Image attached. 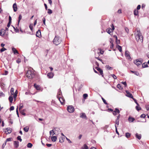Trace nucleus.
Wrapping results in <instances>:
<instances>
[{
    "label": "nucleus",
    "instance_id": "obj_39",
    "mask_svg": "<svg viewBox=\"0 0 149 149\" xmlns=\"http://www.w3.org/2000/svg\"><path fill=\"white\" fill-rule=\"evenodd\" d=\"M117 87L120 90H122L123 89V88L122 87L120 84H118L117 85Z\"/></svg>",
    "mask_w": 149,
    "mask_h": 149
},
{
    "label": "nucleus",
    "instance_id": "obj_51",
    "mask_svg": "<svg viewBox=\"0 0 149 149\" xmlns=\"http://www.w3.org/2000/svg\"><path fill=\"white\" fill-rule=\"evenodd\" d=\"M21 59H19V58H18L17 59V60H16V62L17 63H20L21 62Z\"/></svg>",
    "mask_w": 149,
    "mask_h": 149
},
{
    "label": "nucleus",
    "instance_id": "obj_45",
    "mask_svg": "<svg viewBox=\"0 0 149 149\" xmlns=\"http://www.w3.org/2000/svg\"><path fill=\"white\" fill-rule=\"evenodd\" d=\"M101 98H102V100H103L104 103L106 104H107V102H106V100L102 97Z\"/></svg>",
    "mask_w": 149,
    "mask_h": 149
},
{
    "label": "nucleus",
    "instance_id": "obj_17",
    "mask_svg": "<svg viewBox=\"0 0 149 149\" xmlns=\"http://www.w3.org/2000/svg\"><path fill=\"white\" fill-rule=\"evenodd\" d=\"M36 35L37 37H39L41 35L40 31L38 30L36 32Z\"/></svg>",
    "mask_w": 149,
    "mask_h": 149
},
{
    "label": "nucleus",
    "instance_id": "obj_2",
    "mask_svg": "<svg viewBox=\"0 0 149 149\" xmlns=\"http://www.w3.org/2000/svg\"><path fill=\"white\" fill-rule=\"evenodd\" d=\"M27 77L29 79H31L33 78L34 76V70L33 69L29 70L26 74Z\"/></svg>",
    "mask_w": 149,
    "mask_h": 149
},
{
    "label": "nucleus",
    "instance_id": "obj_5",
    "mask_svg": "<svg viewBox=\"0 0 149 149\" xmlns=\"http://www.w3.org/2000/svg\"><path fill=\"white\" fill-rule=\"evenodd\" d=\"M74 109V107L72 105L69 106L67 107V110L69 113L73 112Z\"/></svg>",
    "mask_w": 149,
    "mask_h": 149
},
{
    "label": "nucleus",
    "instance_id": "obj_56",
    "mask_svg": "<svg viewBox=\"0 0 149 149\" xmlns=\"http://www.w3.org/2000/svg\"><path fill=\"white\" fill-rule=\"evenodd\" d=\"M43 24L45 25V17H43L42 19Z\"/></svg>",
    "mask_w": 149,
    "mask_h": 149
},
{
    "label": "nucleus",
    "instance_id": "obj_34",
    "mask_svg": "<svg viewBox=\"0 0 149 149\" xmlns=\"http://www.w3.org/2000/svg\"><path fill=\"white\" fill-rule=\"evenodd\" d=\"M136 109L138 111L140 110L141 109V107H140L139 104V105H137L136 107Z\"/></svg>",
    "mask_w": 149,
    "mask_h": 149
},
{
    "label": "nucleus",
    "instance_id": "obj_43",
    "mask_svg": "<svg viewBox=\"0 0 149 149\" xmlns=\"http://www.w3.org/2000/svg\"><path fill=\"white\" fill-rule=\"evenodd\" d=\"M17 140L19 141L20 142L22 141V139L21 138V137L20 136H18L17 137Z\"/></svg>",
    "mask_w": 149,
    "mask_h": 149
},
{
    "label": "nucleus",
    "instance_id": "obj_61",
    "mask_svg": "<svg viewBox=\"0 0 149 149\" xmlns=\"http://www.w3.org/2000/svg\"><path fill=\"white\" fill-rule=\"evenodd\" d=\"M11 23V22H8L7 25V26L8 28H9L10 26Z\"/></svg>",
    "mask_w": 149,
    "mask_h": 149
},
{
    "label": "nucleus",
    "instance_id": "obj_55",
    "mask_svg": "<svg viewBox=\"0 0 149 149\" xmlns=\"http://www.w3.org/2000/svg\"><path fill=\"white\" fill-rule=\"evenodd\" d=\"M133 99V100H134L136 104H137V105H139V104L137 102V101H136V100L134 98H132Z\"/></svg>",
    "mask_w": 149,
    "mask_h": 149
},
{
    "label": "nucleus",
    "instance_id": "obj_11",
    "mask_svg": "<svg viewBox=\"0 0 149 149\" xmlns=\"http://www.w3.org/2000/svg\"><path fill=\"white\" fill-rule=\"evenodd\" d=\"M14 145L15 147L17 148L19 146V142L17 141H14Z\"/></svg>",
    "mask_w": 149,
    "mask_h": 149
},
{
    "label": "nucleus",
    "instance_id": "obj_3",
    "mask_svg": "<svg viewBox=\"0 0 149 149\" xmlns=\"http://www.w3.org/2000/svg\"><path fill=\"white\" fill-rule=\"evenodd\" d=\"M61 42V38L58 36H56L53 40V43L56 45L59 44Z\"/></svg>",
    "mask_w": 149,
    "mask_h": 149
},
{
    "label": "nucleus",
    "instance_id": "obj_7",
    "mask_svg": "<svg viewBox=\"0 0 149 149\" xmlns=\"http://www.w3.org/2000/svg\"><path fill=\"white\" fill-rule=\"evenodd\" d=\"M125 56L128 59H130L131 58L129 54V52L127 51H126L125 53Z\"/></svg>",
    "mask_w": 149,
    "mask_h": 149
},
{
    "label": "nucleus",
    "instance_id": "obj_19",
    "mask_svg": "<svg viewBox=\"0 0 149 149\" xmlns=\"http://www.w3.org/2000/svg\"><path fill=\"white\" fill-rule=\"evenodd\" d=\"M52 141L53 142L55 141L57 139V137L56 136H54L51 138Z\"/></svg>",
    "mask_w": 149,
    "mask_h": 149
},
{
    "label": "nucleus",
    "instance_id": "obj_4",
    "mask_svg": "<svg viewBox=\"0 0 149 149\" xmlns=\"http://www.w3.org/2000/svg\"><path fill=\"white\" fill-rule=\"evenodd\" d=\"M134 63L137 66H139L142 64V60L141 59L136 60L134 61Z\"/></svg>",
    "mask_w": 149,
    "mask_h": 149
},
{
    "label": "nucleus",
    "instance_id": "obj_20",
    "mask_svg": "<svg viewBox=\"0 0 149 149\" xmlns=\"http://www.w3.org/2000/svg\"><path fill=\"white\" fill-rule=\"evenodd\" d=\"M6 130H7L8 134H10L12 132V129L10 128H7L6 129Z\"/></svg>",
    "mask_w": 149,
    "mask_h": 149
},
{
    "label": "nucleus",
    "instance_id": "obj_57",
    "mask_svg": "<svg viewBox=\"0 0 149 149\" xmlns=\"http://www.w3.org/2000/svg\"><path fill=\"white\" fill-rule=\"evenodd\" d=\"M14 106H11V107H10V111H12V110H14Z\"/></svg>",
    "mask_w": 149,
    "mask_h": 149
},
{
    "label": "nucleus",
    "instance_id": "obj_6",
    "mask_svg": "<svg viewBox=\"0 0 149 149\" xmlns=\"http://www.w3.org/2000/svg\"><path fill=\"white\" fill-rule=\"evenodd\" d=\"M120 113V111L117 108H115V110L113 111V113L114 116H116L118 113Z\"/></svg>",
    "mask_w": 149,
    "mask_h": 149
},
{
    "label": "nucleus",
    "instance_id": "obj_33",
    "mask_svg": "<svg viewBox=\"0 0 149 149\" xmlns=\"http://www.w3.org/2000/svg\"><path fill=\"white\" fill-rule=\"evenodd\" d=\"M32 146V144L29 143H28L27 146L28 148H31Z\"/></svg>",
    "mask_w": 149,
    "mask_h": 149
},
{
    "label": "nucleus",
    "instance_id": "obj_8",
    "mask_svg": "<svg viewBox=\"0 0 149 149\" xmlns=\"http://www.w3.org/2000/svg\"><path fill=\"white\" fill-rule=\"evenodd\" d=\"M58 99L61 103L62 104H63L64 103H65V100L63 98L61 97L58 96Z\"/></svg>",
    "mask_w": 149,
    "mask_h": 149
},
{
    "label": "nucleus",
    "instance_id": "obj_40",
    "mask_svg": "<svg viewBox=\"0 0 149 149\" xmlns=\"http://www.w3.org/2000/svg\"><path fill=\"white\" fill-rule=\"evenodd\" d=\"M88 95L87 94H86V93L84 94L83 95V97L85 99H86V98L88 97Z\"/></svg>",
    "mask_w": 149,
    "mask_h": 149
},
{
    "label": "nucleus",
    "instance_id": "obj_32",
    "mask_svg": "<svg viewBox=\"0 0 149 149\" xmlns=\"http://www.w3.org/2000/svg\"><path fill=\"white\" fill-rule=\"evenodd\" d=\"M125 136L127 138H129L130 136V134L129 133H125Z\"/></svg>",
    "mask_w": 149,
    "mask_h": 149
},
{
    "label": "nucleus",
    "instance_id": "obj_25",
    "mask_svg": "<svg viewBox=\"0 0 149 149\" xmlns=\"http://www.w3.org/2000/svg\"><path fill=\"white\" fill-rule=\"evenodd\" d=\"M148 66L146 62L144 63L142 65L143 68H145L148 67Z\"/></svg>",
    "mask_w": 149,
    "mask_h": 149
},
{
    "label": "nucleus",
    "instance_id": "obj_38",
    "mask_svg": "<svg viewBox=\"0 0 149 149\" xmlns=\"http://www.w3.org/2000/svg\"><path fill=\"white\" fill-rule=\"evenodd\" d=\"M52 11L50 9H48L47 13L49 14H51L52 13Z\"/></svg>",
    "mask_w": 149,
    "mask_h": 149
},
{
    "label": "nucleus",
    "instance_id": "obj_14",
    "mask_svg": "<svg viewBox=\"0 0 149 149\" xmlns=\"http://www.w3.org/2000/svg\"><path fill=\"white\" fill-rule=\"evenodd\" d=\"M12 51H13V52L14 54H18V51L14 47H12Z\"/></svg>",
    "mask_w": 149,
    "mask_h": 149
},
{
    "label": "nucleus",
    "instance_id": "obj_41",
    "mask_svg": "<svg viewBox=\"0 0 149 149\" xmlns=\"http://www.w3.org/2000/svg\"><path fill=\"white\" fill-rule=\"evenodd\" d=\"M29 27L30 30L32 31L33 29V25L32 24H31L29 26Z\"/></svg>",
    "mask_w": 149,
    "mask_h": 149
},
{
    "label": "nucleus",
    "instance_id": "obj_35",
    "mask_svg": "<svg viewBox=\"0 0 149 149\" xmlns=\"http://www.w3.org/2000/svg\"><path fill=\"white\" fill-rule=\"evenodd\" d=\"M138 11L136 10H135L134 11V14L135 15H137L138 14Z\"/></svg>",
    "mask_w": 149,
    "mask_h": 149
},
{
    "label": "nucleus",
    "instance_id": "obj_9",
    "mask_svg": "<svg viewBox=\"0 0 149 149\" xmlns=\"http://www.w3.org/2000/svg\"><path fill=\"white\" fill-rule=\"evenodd\" d=\"M126 93H127L126 96L132 98H133V96L128 91H126Z\"/></svg>",
    "mask_w": 149,
    "mask_h": 149
},
{
    "label": "nucleus",
    "instance_id": "obj_52",
    "mask_svg": "<svg viewBox=\"0 0 149 149\" xmlns=\"http://www.w3.org/2000/svg\"><path fill=\"white\" fill-rule=\"evenodd\" d=\"M134 74L137 76H139V73L137 71L134 72Z\"/></svg>",
    "mask_w": 149,
    "mask_h": 149
},
{
    "label": "nucleus",
    "instance_id": "obj_30",
    "mask_svg": "<svg viewBox=\"0 0 149 149\" xmlns=\"http://www.w3.org/2000/svg\"><path fill=\"white\" fill-rule=\"evenodd\" d=\"M29 130V127L27 126L24 128V131L26 132H27Z\"/></svg>",
    "mask_w": 149,
    "mask_h": 149
},
{
    "label": "nucleus",
    "instance_id": "obj_10",
    "mask_svg": "<svg viewBox=\"0 0 149 149\" xmlns=\"http://www.w3.org/2000/svg\"><path fill=\"white\" fill-rule=\"evenodd\" d=\"M95 68L97 70V71L99 72L100 74L102 75V76H103V72L102 70L100 68H98V67H96Z\"/></svg>",
    "mask_w": 149,
    "mask_h": 149
},
{
    "label": "nucleus",
    "instance_id": "obj_46",
    "mask_svg": "<svg viewBox=\"0 0 149 149\" xmlns=\"http://www.w3.org/2000/svg\"><path fill=\"white\" fill-rule=\"evenodd\" d=\"M83 148L84 149H88V148L86 144H84L83 146Z\"/></svg>",
    "mask_w": 149,
    "mask_h": 149
},
{
    "label": "nucleus",
    "instance_id": "obj_12",
    "mask_svg": "<svg viewBox=\"0 0 149 149\" xmlns=\"http://www.w3.org/2000/svg\"><path fill=\"white\" fill-rule=\"evenodd\" d=\"M47 76L49 78H52L54 76V74L52 72L49 73L47 74Z\"/></svg>",
    "mask_w": 149,
    "mask_h": 149
},
{
    "label": "nucleus",
    "instance_id": "obj_26",
    "mask_svg": "<svg viewBox=\"0 0 149 149\" xmlns=\"http://www.w3.org/2000/svg\"><path fill=\"white\" fill-rule=\"evenodd\" d=\"M22 15L21 14L19 15V16L18 17V25H19V24L20 21V20L22 19Z\"/></svg>",
    "mask_w": 149,
    "mask_h": 149
},
{
    "label": "nucleus",
    "instance_id": "obj_62",
    "mask_svg": "<svg viewBox=\"0 0 149 149\" xmlns=\"http://www.w3.org/2000/svg\"><path fill=\"white\" fill-rule=\"evenodd\" d=\"M6 142H5V143H3V145L2 146V148H4L5 146H6Z\"/></svg>",
    "mask_w": 149,
    "mask_h": 149
},
{
    "label": "nucleus",
    "instance_id": "obj_36",
    "mask_svg": "<svg viewBox=\"0 0 149 149\" xmlns=\"http://www.w3.org/2000/svg\"><path fill=\"white\" fill-rule=\"evenodd\" d=\"M10 92L12 95H13L14 94V89L13 88H11Z\"/></svg>",
    "mask_w": 149,
    "mask_h": 149
},
{
    "label": "nucleus",
    "instance_id": "obj_31",
    "mask_svg": "<svg viewBox=\"0 0 149 149\" xmlns=\"http://www.w3.org/2000/svg\"><path fill=\"white\" fill-rule=\"evenodd\" d=\"M64 139L63 138V137H62L60 138L59 139V142L61 143H62L64 142L63 139Z\"/></svg>",
    "mask_w": 149,
    "mask_h": 149
},
{
    "label": "nucleus",
    "instance_id": "obj_1",
    "mask_svg": "<svg viewBox=\"0 0 149 149\" xmlns=\"http://www.w3.org/2000/svg\"><path fill=\"white\" fill-rule=\"evenodd\" d=\"M134 35L136 40L137 41L142 42V36L140 30H138L136 31L134 33Z\"/></svg>",
    "mask_w": 149,
    "mask_h": 149
},
{
    "label": "nucleus",
    "instance_id": "obj_54",
    "mask_svg": "<svg viewBox=\"0 0 149 149\" xmlns=\"http://www.w3.org/2000/svg\"><path fill=\"white\" fill-rule=\"evenodd\" d=\"M112 76L113 77L114 79H116L117 78V77L114 74H111Z\"/></svg>",
    "mask_w": 149,
    "mask_h": 149
},
{
    "label": "nucleus",
    "instance_id": "obj_15",
    "mask_svg": "<svg viewBox=\"0 0 149 149\" xmlns=\"http://www.w3.org/2000/svg\"><path fill=\"white\" fill-rule=\"evenodd\" d=\"M1 31L0 32V35L2 36H3L5 33V30H4L3 29H1Z\"/></svg>",
    "mask_w": 149,
    "mask_h": 149
},
{
    "label": "nucleus",
    "instance_id": "obj_63",
    "mask_svg": "<svg viewBox=\"0 0 149 149\" xmlns=\"http://www.w3.org/2000/svg\"><path fill=\"white\" fill-rule=\"evenodd\" d=\"M46 145L47 147H50L52 146V144H46Z\"/></svg>",
    "mask_w": 149,
    "mask_h": 149
},
{
    "label": "nucleus",
    "instance_id": "obj_44",
    "mask_svg": "<svg viewBox=\"0 0 149 149\" xmlns=\"http://www.w3.org/2000/svg\"><path fill=\"white\" fill-rule=\"evenodd\" d=\"M116 124L117 125H118L119 124V119H116Z\"/></svg>",
    "mask_w": 149,
    "mask_h": 149
},
{
    "label": "nucleus",
    "instance_id": "obj_48",
    "mask_svg": "<svg viewBox=\"0 0 149 149\" xmlns=\"http://www.w3.org/2000/svg\"><path fill=\"white\" fill-rule=\"evenodd\" d=\"M20 113L22 115L24 116H25L26 113H25L24 112V111H20Z\"/></svg>",
    "mask_w": 149,
    "mask_h": 149
},
{
    "label": "nucleus",
    "instance_id": "obj_59",
    "mask_svg": "<svg viewBox=\"0 0 149 149\" xmlns=\"http://www.w3.org/2000/svg\"><path fill=\"white\" fill-rule=\"evenodd\" d=\"M141 8V5H138L137 7V10H139Z\"/></svg>",
    "mask_w": 149,
    "mask_h": 149
},
{
    "label": "nucleus",
    "instance_id": "obj_21",
    "mask_svg": "<svg viewBox=\"0 0 149 149\" xmlns=\"http://www.w3.org/2000/svg\"><path fill=\"white\" fill-rule=\"evenodd\" d=\"M106 31L109 34H110V33L112 31V30L110 28H109L106 29Z\"/></svg>",
    "mask_w": 149,
    "mask_h": 149
},
{
    "label": "nucleus",
    "instance_id": "obj_42",
    "mask_svg": "<svg viewBox=\"0 0 149 149\" xmlns=\"http://www.w3.org/2000/svg\"><path fill=\"white\" fill-rule=\"evenodd\" d=\"M7 50V49L5 48L4 47H3V48H1L0 49V52H2L5 51H6Z\"/></svg>",
    "mask_w": 149,
    "mask_h": 149
},
{
    "label": "nucleus",
    "instance_id": "obj_58",
    "mask_svg": "<svg viewBox=\"0 0 149 149\" xmlns=\"http://www.w3.org/2000/svg\"><path fill=\"white\" fill-rule=\"evenodd\" d=\"M66 138L67 140L68 141L69 143H72L71 141L68 138H67L66 137H65Z\"/></svg>",
    "mask_w": 149,
    "mask_h": 149
},
{
    "label": "nucleus",
    "instance_id": "obj_23",
    "mask_svg": "<svg viewBox=\"0 0 149 149\" xmlns=\"http://www.w3.org/2000/svg\"><path fill=\"white\" fill-rule=\"evenodd\" d=\"M34 86L37 90H39L40 89V88L39 86L37 85L36 84H34Z\"/></svg>",
    "mask_w": 149,
    "mask_h": 149
},
{
    "label": "nucleus",
    "instance_id": "obj_29",
    "mask_svg": "<svg viewBox=\"0 0 149 149\" xmlns=\"http://www.w3.org/2000/svg\"><path fill=\"white\" fill-rule=\"evenodd\" d=\"M117 48L120 52H122V47L121 46L118 45L117 46Z\"/></svg>",
    "mask_w": 149,
    "mask_h": 149
},
{
    "label": "nucleus",
    "instance_id": "obj_27",
    "mask_svg": "<svg viewBox=\"0 0 149 149\" xmlns=\"http://www.w3.org/2000/svg\"><path fill=\"white\" fill-rule=\"evenodd\" d=\"M49 133H50V136H51V135L53 136L54 134H55V133H54V131L53 130H52L50 131L49 132Z\"/></svg>",
    "mask_w": 149,
    "mask_h": 149
},
{
    "label": "nucleus",
    "instance_id": "obj_60",
    "mask_svg": "<svg viewBox=\"0 0 149 149\" xmlns=\"http://www.w3.org/2000/svg\"><path fill=\"white\" fill-rule=\"evenodd\" d=\"M11 20H12L10 16H9V22H11Z\"/></svg>",
    "mask_w": 149,
    "mask_h": 149
},
{
    "label": "nucleus",
    "instance_id": "obj_16",
    "mask_svg": "<svg viewBox=\"0 0 149 149\" xmlns=\"http://www.w3.org/2000/svg\"><path fill=\"white\" fill-rule=\"evenodd\" d=\"M80 117L82 118H85L86 119H87V117L86 116V115L85 113H81L80 114Z\"/></svg>",
    "mask_w": 149,
    "mask_h": 149
},
{
    "label": "nucleus",
    "instance_id": "obj_24",
    "mask_svg": "<svg viewBox=\"0 0 149 149\" xmlns=\"http://www.w3.org/2000/svg\"><path fill=\"white\" fill-rule=\"evenodd\" d=\"M105 67L108 70H111L113 69V68L109 66V65H106Z\"/></svg>",
    "mask_w": 149,
    "mask_h": 149
},
{
    "label": "nucleus",
    "instance_id": "obj_64",
    "mask_svg": "<svg viewBox=\"0 0 149 149\" xmlns=\"http://www.w3.org/2000/svg\"><path fill=\"white\" fill-rule=\"evenodd\" d=\"M17 93H15V94H14L13 95V97L15 98H16V97L17 96Z\"/></svg>",
    "mask_w": 149,
    "mask_h": 149
},
{
    "label": "nucleus",
    "instance_id": "obj_18",
    "mask_svg": "<svg viewBox=\"0 0 149 149\" xmlns=\"http://www.w3.org/2000/svg\"><path fill=\"white\" fill-rule=\"evenodd\" d=\"M135 119L134 118L132 117H131L130 116L128 119V120L130 122H133L134 120Z\"/></svg>",
    "mask_w": 149,
    "mask_h": 149
},
{
    "label": "nucleus",
    "instance_id": "obj_28",
    "mask_svg": "<svg viewBox=\"0 0 149 149\" xmlns=\"http://www.w3.org/2000/svg\"><path fill=\"white\" fill-rule=\"evenodd\" d=\"M59 91L58 92V95H57V97L58 98V97L59 96L60 97H61L62 95V92L61 91L60 89L59 90Z\"/></svg>",
    "mask_w": 149,
    "mask_h": 149
},
{
    "label": "nucleus",
    "instance_id": "obj_49",
    "mask_svg": "<svg viewBox=\"0 0 149 149\" xmlns=\"http://www.w3.org/2000/svg\"><path fill=\"white\" fill-rule=\"evenodd\" d=\"M146 115L144 114H142L140 116V117L141 118H144L146 117Z\"/></svg>",
    "mask_w": 149,
    "mask_h": 149
},
{
    "label": "nucleus",
    "instance_id": "obj_22",
    "mask_svg": "<svg viewBox=\"0 0 149 149\" xmlns=\"http://www.w3.org/2000/svg\"><path fill=\"white\" fill-rule=\"evenodd\" d=\"M136 138L140 140L141 138V135L140 134H138L137 133H136Z\"/></svg>",
    "mask_w": 149,
    "mask_h": 149
},
{
    "label": "nucleus",
    "instance_id": "obj_37",
    "mask_svg": "<svg viewBox=\"0 0 149 149\" xmlns=\"http://www.w3.org/2000/svg\"><path fill=\"white\" fill-rule=\"evenodd\" d=\"M10 102L11 103H12L13 100V97L11 96H10L8 98Z\"/></svg>",
    "mask_w": 149,
    "mask_h": 149
},
{
    "label": "nucleus",
    "instance_id": "obj_47",
    "mask_svg": "<svg viewBox=\"0 0 149 149\" xmlns=\"http://www.w3.org/2000/svg\"><path fill=\"white\" fill-rule=\"evenodd\" d=\"M12 139V138H8L6 139L5 142H6V143L7 142V141H10Z\"/></svg>",
    "mask_w": 149,
    "mask_h": 149
},
{
    "label": "nucleus",
    "instance_id": "obj_53",
    "mask_svg": "<svg viewBox=\"0 0 149 149\" xmlns=\"http://www.w3.org/2000/svg\"><path fill=\"white\" fill-rule=\"evenodd\" d=\"M5 96V95L2 92H0V96Z\"/></svg>",
    "mask_w": 149,
    "mask_h": 149
},
{
    "label": "nucleus",
    "instance_id": "obj_50",
    "mask_svg": "<svg viewBox=\"0 0 149 149\" xmlns=\"http://www.w3.org/2000/svg\"><path fill=\"white\" fill-rule=\"evenodd\" d=\"M23 105L22 104H20V105H19V110H20L21 109H22V108H23Z\"/></svg>",
    "mask_w": 149,
    "mask_h": 149
},
{
    "label": "nucleus",
    "instance_id": "obj_13",
    "mask_svg": "<svg viewBox=\"0 0 149 149\" xmlns=\"http://www.w3.org/2000/svg\"><path fill=\"white\" fill-rule=\"evenodd\" d=\"M13 9L14 11L15 12H16L17 10V7L16 4L14 3L13 6Z\"/></svg>",
    "mask_w": 149,
    "mask_h": 149
}]
</instances>
